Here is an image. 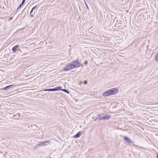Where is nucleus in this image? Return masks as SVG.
<instances>
[{"label":"nucleus","mask_w":158,"mask_h":158,"mask_svg":"<svg viewBox=\"0 0 158 158\" xmlns=\"http://www.w3.org/2000/svg\"><path fill=\"white\" fill-rule=\"evenodd\" d=\"M156 158H158V154H157L156 156Z\"/></svg>","instance_id":"obj_20"},{"label":"nucleus","mask_w":158,"mask_h":158,"mask_svg":"<svg viewBox=\"0 0 158 158\" xmlns=\"http://www.w3.org/2000/svg\"><path fill=\"white\" fill-rule=\"evenodd\" d=\"M61 91H64V92H65V93H67L68 94H69V91L67 90L66 89H61Z\"/></svg>","instance_id":"obj_14"},{"label":"nucleus","mask_w":158,"mask_h":158,"mask_svg":"<svg viewBox=\"0 0 158 158\" xmlns=\"http://www.w3.org/2000/svg\"><path fill=\"white\" fill-rule=\"evenodd\" d=\"M104 115L103 114H100L99 115L98 117H96L95 119L99 120H104Z\"/></svg>","instance_id":"obj_7"},{"label":"nucleus","mask_w":158,"mask_h":158,"mask_svg":"<svg viewBox=\"0 0 158 158\" xmlns=\"http://www.w3.org/2000/svg\"><path fill=\"white\" fill-rule=\"evenodd\" d=\"M110 118V116L109 115H106L104 116V120H107Z\"/></svg>","instance_id":"obj_13"},{"label":"nucleus","mask_w":158,"mask_h":158,"mask_svg":"<svg viewBox=\"0 0 158 158\" xmlns=\"http://www.w3.org/2000/svg\"><path fill=\"white\" fill-rule=\"evenodd\" d=\"M19 45H17L14 46L12 48V50L13 52H15L17 50V48L18 47Z\"/></svg>","instance_id":"obj_11"},{"label":"nucleus","mask_w":158,"mask_h":158,"mask_svg":"<svg viewBox=\"0 0 158 158\" xmlns=\"http://www.w3.org/2000/svg\"><path fill=\"white\" fill-rule=\"evenodd\" d=\"M155 60L156 62H158V52L155 55Z\"/></svg>","instance_id":"obj_12"},{"label":"nucleus","mask_w":158,"mask_h":158,"mask_svg":"<svg viewBox=\"0 0 158 158\" xmlns=\"http://www.w3.org/2000/svg\"><path fill=\"white\" fill-rule=\"evenodd\" d=\"M61 87H57L53 89H45L44 90V91H56L60 89Z\"/></svg>","instance_id":"obj_3"},{"label":"nucleus","mask_w":158,"mask_h":158,"mask_svg":"<svg viewBox=\"0 0 158 158\" xmlns=\"http://www.w3.org/2000/svg\"><path fill=\"white\" fill-rule=\"evenodd\" d=\"M113 20L114 21V19H113Z\"/></svg>","instance_id":"obj_21"},{"label":"nucleus","mask_w":158,"mask_h":158,"mask_svg":"<svg viewBox=\"0 0 158 158\" xmlns=\"http://www.w3.org/2000/svg\"><path fill=\"white\" fill-rule=\"evenodd\" d=\"M88 62H87V61H85V62H84V64H87Z\"/></svg>","instance_id":"obj_18"},{"label":"nucleus","mask_w":158,"mask_h":158,"mask_svg":"<svg viewBox=\"0 0 158 158\" xmlns=\"http://www.w3.org/2000/svg\"><path fill=\"white\" fill-rule=\"evenodd\" d=\"M76 66L75 64H73L72 63L66 65L64 68V71H69L73 69L76 68Z\"/></svg>","instance_id":"obj_2"},{"label":"nucleus","mask_w":158,"mask_h":158,"mask_svg":"<svg viewBox=\"0 0 158 158\" xmlns=\"http://www.w3.org/2000/svg\"><path fill=\"white\" fill-rule=\"evenodd\" d=\"M14 85H10L7 86L3 88V89L5 90H7L10 89L12 88V86Z\"/></svg>","instance_id":"obj_9"},{"label":"nucleus","mask_w":158,"mask_h":158,"mask_svg":"<svg viewBox=\"0 0 158 158\" xmlns=\"http://www.w3.org/2000/svg\"><path fill=\"white\" fill-rule=\"evenodd\" d=\"M36 7H37V6H35L32 9L30 12V16L31 17H34V15H35V11H34V10H35V8H36Z\"/></svg>","instance_id":"obj_6"},{"label":"nucleus","mask_w":158,"mask_h":158,"mask_svg":"<svg viewBox=\"0 0 158 158\" xmlns=\"http://www.w3.org/2000/svg\"><path fill=\"white\" fill-rule=\"evenodd\" d=\"M72 64H75L76 65V68L80 67L81 66H82V64H81L79 61L78 60H73L72 62Z\"/></svg>","instance_id":"obj_4"},{"label":"nucleus","mask_w":158,"mask_h":158,"mask_svg":"<svg viewBox=\"0 0 158 158\" xmlns=\"http://www.w3.org/2000/svg\"><path fill=\"white\" fill-rule=\"evenodd\" d=\"M50 158H51V157H50Z\"/></svg>","instance_id":"obj_23"},{"label":"nucleus","mask_w":158,"mask_h":158,"mask_svg":"<svg viewBox=\"0 0 158 158\" xmlns=\"http://www.w3.org/2000/svg\"><path fill=\"white\" fill-rule=\"evenodd\" d=\"M85 6H86V7L88 9H89V7H88V5H87V4H86V2H85Z\"/></svg>","instance_id":"obj_15"},{"label":"nucleus","mask_w":158,"mask_h":158,"mask_svg":"<svg viewBox=\"0 0 158 158\" xmlns=\"http://www.w3.org/2000/svg\"><path fill=\"white\" fill-rule=\"evenodd\" d=\"M82 134V132L81 131H79L78 133L75 135L74 136V138H77L80 137V136Z\"/></svg>","instance_id":"obj_10"},{"label":"nucleus","mask_w":158,"mask_h":158,"mask_svg":"<svg viewBox=\"0 0 158 158\" xmlns=\"http://www.w3.org/2000/svg\"><path fill=\"white\" fill-rule=\"evenodd\" d=\"M22 6V5L20 4V5H19V7H18V8L17 9V10H18V9H19Z\"/></svg>","instance_id":"obj_16"},{"label":"nucleus","mask_w":158,"mask_h":158,"mask_svg":"<svg viewBox=\"0 0 158 158\" xmlns=\"http://www.w3.org/2000/svg\"><path fill=\"white\" fill-rule=\"evenodd\" d=\"M118 92V90L116 88H113L103 93L102 95L104 96L107 97L109 95L116 94Z\"/></svg>","instance_id":"obj_1"},{"label":"nucleus","mask_w":158,"mask_h":158,"mask_svg":"<svg viewBox=\"0 0 158 158\" xmlns=\"http://www.w3.org/2000/svg\"><path fill=\"white\" fill-rule=\"evenodd\" d=\"M47 143H49V142L47 141L40 142L39 144H37V145L38 146H44L47 145Z\"/></svg>","instance_id":"obj_5"},{"label":"nucleus","mask_w":158,"mask_h":158,"mask_svg":"<svg viewBox=\"0 0 158 158\" xmlns=\"http://www.w3.org/2000/svg\"><path fill=\"white\" fill-rule=\"evenodd\" d=\"M25 2V1H24V0H23V1L22 2V3L21 4L22 5L23 4H24Z\"/></svg>","instance_id":"obj_17"},{"label":"nucleus","mask_w":158,"mask_h":158,"mask_svg":"<svg viewBox=\"0 0 158 158\" xmlns=\"http://www.w3.org/2000/svg\"><path fill=\"white\" fill-rule=\"evenodd\" d=\"M124 139L125 141L128 143H131L132 142V141L129 138L126 136L124 137Z\"/></svg>","instance_id":"obj_8"},{"label":"nucleus","mask_w":158,"mask_h":158,"mask_svg":"<svg viewBox=\"0 0 158 158\" xmlns=\"http://www.w3.org/2000/svg\"><path fill=\"white\" fill-rule=\"evenodd\" d=\"M87 83V81H84V84H86Z\"/></svg>","instance_id":"obj_19"},{"label":"nucleus","mask_w":158,"mask_h":158,"mask_svg":"<svg viewBox=\"0 0 158 158\" xmlns=\"http://www.w3.org/2000/svg\"><path fill=\"white\" fill-rule=\"evenodd\" d=\"M114 19H115V17H114Z\"/></svg>","instance_id":"obj_22"}]
</instances>
